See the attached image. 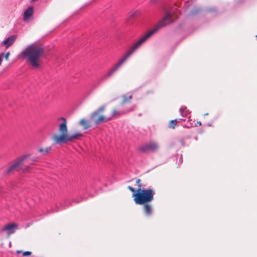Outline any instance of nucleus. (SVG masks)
Segmentation results:
<instances>
[{
    "instance_id": "6",
    "label": "nucleus",
    "mask_w": 257,
    "mask_h": 257,
    "mask_svg": "<svg viewBox=\"0 0 257 257\" xmlns=\"http://www.w3.org/2000/svg\"><path fill=\"white\" fill-rule=\"evenodd\" d=\"M30 157V154H25L17 158L15 162L10 166L7 170L4 172V175H8L14 171L17 170V168L24 162L27 161Z\"/></svg>"
},
{
    "instance_id": "4",
    "label": "nucleus",
    "mask_w": 257,
    "mask_h": 257,
    "mask_svg": "<svg viewBox=\"0 0 257 257\" xmlns=\"http://www.w3.org/2000/svg\"><path fill=\"white\" fill-rule=\"evenodd\" d=\"M58 120L61 121L62 122L59 125L58 127V130L60 135H55L53 136V140L56 144H65L68 142H71L73 140L78 139V137H80L82 136V134L81 132H77L72 135H69L68 134L67 120L66 118L63 117H61L58 118Z\"/></svg>"
},
{
    "instance_id": "10",
    "label": "nucleus",
    "mask_w": 257,
    "mask_h": 257,
    "mask_svg": "<svg viewBox=\"0 0 257 257\" xmlns=\"http://www.w3.org/2000/svg\"><path fill=\"white\" fill-rule=\"evenodd\" d=\"M33 14V8L32 7H28L24 12L23 20L24 21L29 20Z\"/></svg>"
},
{
    "instance_id": "1",
    "label": "nucleus",
    "mask_w": 257,
    "mask_h": 257,
    "mask_svg": "<svg viewBox=\"0 0 257 257\" xmlns=\"http://www.w3.org/2000/svg\"><path fill=\"white\" fill-rule=\"evenodd\" d=\"M171 18V15L169 13H167L165 17L153 30L139 39V40L136 43H135L131 48V49L123 56V57L120 59H119L116 64H115L106 74L100 77L98 80L99 83H101L112 76L114 73V72L117 70L127 60L128 57L150 37L157 32L161 28L170 24L172 22Z\"/></svg>"
},
{
    "instance_id": "27",
    "label": "nucleus",
    "mask_w": 257,
    "mask_h": 257,
    "mask_svg": "<svg viewBox=\"0 0 257 257\" xmlns=\"http://www.w3.org/2000/svg\"><path fill=\"white\" fill-rule=\"evenodd\" d=\"M199 11V10H198L196 11L195 12H192V14H193V15H194V14H197Z\"/></svg>"
},
{
    "instance_id": "16",
    "label": "nucleus",
    "mask_w": 257,
    "mask_h": 257,
    "mask_svg": "<svg viewBox=\"0 0 257 257\" xmlns=\"http://www.w3.org/2000/svg\"><path fill=\"white\" fill-rule=\"evenodd\" d=\"M134 107H133V108H132L130 110H127L125 111H122V112H118L116 110L114 109L113 110L112 115L110 117H111V118H112L113 116H114L116 115H121L124 113L128 112L131 111H132L134 110Z\"/></svg>"
},
{
    "instance_id": "23",
    "label": "nucleus",
    "mask_w": 257,
    "mask_h": 257,
    "mask_svg": "<svg viewBox=\"0 0 257 257\" xmlns=\"http://www.w3.org/2000/svg\"><path fill=\"white\" fill-rule=\"evenodd\" d=\"M4 56V54L3 53L0 54V65L2 64Z\"/></svg>"
},
{
    "instance_id": "14",
    "label": "nucleus",
    "mask_w": 257,
    "mask_h": 257,
    "mask_svg": "<svg viewBox=\"0 0 257 257\" xmlns=\"http://www.w3.org/2000/svg\"><path fill=\"white\" fill-rule=\"evenodd\" d=\"M104 110V106H102L99 108L98 109L94 111L91 115L90 118L91 119H94V117L98 115L100 112L103 111Z\"/></svg>"
},
{
    "instance_id": "15",
    "label": "nucleus",
    "mask_w": 257,
    "mask_h": 257,
    "mask_svg": "<svg viewBox=\"0 0 257 257\" xmlns=\"http://www.w3.org/2000/svg\"><path fill=\"white\" fill-rule=\"evenodd\" d=\"M180 112L181 115L183 117L187 116L188 114V110L187 109V108L185 106H181L180 108Z\"/></svg>"
},
{
    "instance_id": "8",
    "label": "nucleus",
    "mask_w": 257,
    "mask_h": 257,
    "mask_svg": "<svg viewBox=\"0 0 257 257\" xmlns=\"http://www.w3.org/2000/svg\"><path fill=\"white\" fill-rule=\"evenodd\" d=\"M18 225L15 223L8 224L4 226L1 230L3 232H6L8 235H10L15 232L18 229Z\"/></svg>"
},
{
    "instance_id": "20",
    "label": "nucleus",
    "mask_w": 257,
    "mask_h": 257,
    "mask_svg": "<svg viewBox=\"0 0 257 257\" xmlns=\"http://www.w3.org/2000/svg\"><path fill=\"white\" fill-rule=\"evenodd\" d=\"M10 55V52H7L5 55L4 54V57H5V58L6 60H7V61L9 60V58Z\"/></svg>"
},
{
    "instance_id": "26",
    "label": "nucleus",
    "mask_w": 257,
    "mask_h": 257,
    "mask_svg": "<svg viewBox=\"0 0 257 257\" xmlns=\"http://www.w3.org/2000/svg\"><path fill=\"white\" fill-rule=\"evenodd\" d=\"M32 161L33 162H38L39 160L38 157H35L32 159Z\"/></svg>"
},
{
    "instance_id": "22",
    "label": "nucleus",
    "mask_w": 257,
    "mask_h": 257,
    "mask_svg": "<svg viewBox=\"0 0 257 257\" xmlns=\"http://www.w3.org/2000/svg\"><path fill=\"white\" fill-rule=\"evenodd\" d=\"M141 180L140 179H138L136 181V183L138 184V188H142V185L141 184Z\"/></svg>"
},
{
    "instance_id": "25",
    "label": "nucleus",
    "mask_w": 257,
    "mask_h": 257,
    "mask_svg": "<svg viewBox=\"0 0 257 257\" xmlns=\"http://www.w3.org/2000/svg\"><path fill=\"white\" fill-rule=\"evenodd\" d=\"M30 169V167L29 166H26L24 168V171H28Z\"/></svg>"
},
{
    "instance_id": "2",
    "label": "nucleus",
    "mask_w": 257,
    "mask_h": 257,
    "mask_svg": "<svg viewBox=\"0 0 257 257\" xmlns=\"http://www.w3.org/2000/svg\"><path fill=\"white\" fill-rule=\"evenodd\" d=\"M171 18V15L169 13H167L165 17L153 30L139 39V40L136 43H135L131 48V49L123 56V57L120 59H119L116 64H115L106 74L100 77L98 80L99 83H101L112 76L114 73V72L117 70L127 60L128 57L150 37L157 32L161 28L170 24L172 22Z\"/></svg>"
},
{
    "instance_id": "18",
    "label": "nucleus",
    "mask_w": 257,
    "mask_h": 257,
    "mask_svg": "<svg viewBox=\"0 0 257 257\" xmlns=\"http://www.w3.org/2000/svg\"><path fill=\"white\" fill-rule=\"evenodd\" d=\"M132 99V96L129 95L127 96L126 95H123V100L122 102V104H124L125 102L130 101Z\"/></svg>"
},
{
    "instance_id": "30",
    "label": "nucleus",
    "mask_w": 257,
    "mask_h": 257,
    "mask_svg": "<svg viewBox=\"0 0 257 257\" xmlns=\"http://www.w3.org/2000/svg\"><path fill=\"white\" fill-rule=\"evenodd\" d=\"M181 143H182V145H183V141H181Z\"/></svg>"
},
{
    "instance_id": "24",
    "label": "nucleus",
    "mask_w": 257,
    "mask_h": 257,
    "mask_svg": "<svg viewBox=\"0 0 257 257\" xmlns=\"http://www.w3.org/2000/svg\"><path fill=\"white\" fill-rule=\"evenodd\" d=\"M128 189L132 192H136V190L132 187L129 186L128 187Z\"/></svg>"
},
{
    "instance_id": "9",
    "label": "nucleus",
    "mask_w": 257,
    "mask_h": 257,
    "mask_svg": "<svg viewBox=\"0 0 257 257\" xmlns=\"http://www.w3.org/2000/svg\"><path fill=\"white\" fill-rule=\"evenodd\" d=\"M17 38L16 35H11L5 40L2 43L1 45H3L7 49L11 46L15 42Z\"/></svg>"
},
{
    "instance_id": "7",
    "label": "nucleus",
    "mask_w": 257,
    "mask_h": 257,
    "mask_svg": "<svg viewBox=\"0 0 257 257\" xmlns=\"http://www.w3.org/2000/svg\"><path fill=\"white\" fill-rule=\"evenodd\" d=\"M159 148L158 144L154 141H151L140 147L139 150L141 152L146 153L155 152Z\"/></svg>"
},
{
    "instance_id": "19",
    "label": "nucleus",
    "mask_w": 257,
    "mask_h": 257,
    "mask_svg": "<svg viewBox=\"0 0 257 257\" xmlns=\"http://www.w3.org/2000/svg\"><path fill=\"white\" fill-rule=\"evenodd\" d=\"M177 120H178L177 119H175L171 120L169 124L170 127L174 128L177 124Z\"/></svg>"
},
{
    "instance_id": "13",
    "label": "nucleus",
    "mask_w": 257,
    "mask_h": 257,
    "mask_svg": "<svg viewBox=\"0 0 257 257\" xmlns=\"http://www.w3.org/2000/svg\"><path fill=\"white\" fill-rule=\"evenodd\" d=\"M79 124L82 125L85 130H87L90 127L89 121L84 118L80 120Z\"/></svg>"
},
{
    "instance_id": "3",
    "label": "nucleus",
    "mask_w": 257,
    "mask_h": 257,
    "mask_svg": "<svg viewBox=\"0 0 257 257\" xmlns=\"http://www.w3.org/2000/svg\"><path fill=\"white\" fill-rule=\"evenodd\" d=\"M43 53L44 49L42 47L37 46L35 43H33L26 47L19 57L28 62L33 67L38 68L41 65L40 57Z\"/></svg>"
},
{
    "instance_id": "5",
    "label": "nucleus",
    "mask_w": 257,
    "mask_h": 257,
    "mask_svg": "<svg viewBox=\"0 0 257 257\" xmlns=\"http://www.w3.org/2000/svg\"><path fill=\"white\" fill-rule=\"evenodd\" d=\"M137 192L134 194L135 196L134 200L138 204H143L152 201L154 199V191L151 189H147L138 188Z\"/></svg>"
},
{
    "instance_id": "29",
    "label": "nucleus",
    "mask_w": 257,
    "mask_h": 257,
    "mask_svg": "<svg viewBox=\"0 0 257 257\" xmlns=\"http://www.w3.org/2000/svg\"><path fill=\"white\" fill-rule=\"evenodd\" d=\"M60 209H57V210H56L55 211H59Z\"/></svg>"
},
{
    "instance_id": "28",
    "label": "nucleus",
    "mask_w": 257,
    "mask_h": 257,
    "mask_svg": "<svg viewBox=\"0 0 257 257\" xmlns=\"http://www.w3.org/2000/svg\"><path fill=\"white\" fill-rule=\"evenodd\" d=\"M21 252V251H20V250H17V253H18V254H19V253H20Z\"/></svg>"
},
{
    "instance_id": "11",
    "label": "nucleus",
    "mask_w": 257,
    "mask_h": 257,
    "mask_svg": "<svg viewBox=\"0 0 257 257\" xmlns=\"http://www.w3.org/2000/svg\"><path fill=\"white\" fill-rule=\"evenodd\" d=\"M111 119V117H106L103 115H100L97 119H95L94 118L93 120L94 121L95 124L96 125H98L102 123L107 122Z\"/></svg>"
},
{
    "instance_id": "21",
    "label": "nucleus",
    "mask_w": 257,
    "mask_h": 257,
    "mask_svg": "<svg viewBox=\"0 0 257 257\" xmlns=\"http://www.w3.org/2000/svg\"><path fill=\"white\" fill-rule=\"evenodd\" d=\"M31 251H25L23 253V256H27V255H30L31 254Z\"/></svg>"
},
{
    "instance_id": "12",
    "label": "nucleus",
    "mask_w": 257,
    "mask_h": 257,
    "mask_svg": "<svg viewBox=\"0 0 257 257\" xmlns=\"http://www.w3.org/2000/svg\"><path fill=\"white\" fill-rule=\"evenodd\" d=\"M144 204V209L145 214L147 216H150L153 212V208L152 205L150 204H149L148 203H146Z\"/></svg>"
},
{
    "instance_id": "17",
    "label": "nucleus",
    "mask_w": 257,
    "mask_h": 257,
    "mask_svg": "<svg viewBox=\"0 0 257 257\" xmlns=\"http://www.w3.org/2000/svg\"><path fill=\"white\" fill-rule=\"evenodd\" d=\"M51 150V147H47L45 149H43L42 148H39L38 150V152L41 153L42 155H45L48 153Z\"/></svg>"
}]
</instances>
